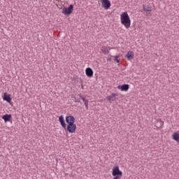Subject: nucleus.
Here are the masks:
<instances>
[{
	"label": "nucleus",
	"instance_id": "obj_5",
	"mask_svg": "<svg viewBox=\"0 0 179 179\" xmlns=\"http://www.w3.org/2000/svg\"><path fill=\"white\" fill-rule=\"evenodd\" d=\"M67 131L69 134H74L75 131H76V124H71L67 125Z\"/></svg>",
	"mask_w": 179,
	"mask_h": 179
},
{
	"label": "nucleus",
	"instance_id": "obj_17",
	"mask_svg": "<svg viewBox=\"0 0 179 179\" xmlns=\"http://www.w3.org/2000/svg\"><path fill=\"white\" fill-rule=\"evenodd\" d=\"M143 9L145 12H152V6H143Z\"/></svg>",
	"mask_w": 179,
	"mask_h": 179
},
{
	"label": "nucleus",
	"instance_id": "obj_16",
	"mask_svg": "<svg viewBox=\"0 0 179 179\" xmlns=\"http://www.w3.org/2000/svg\"><path fill=\"white\" fill-rule=\"evenodd\" d=\"M172 138L174 141H176V142H179V134L178 133H173L172 135Z\"/></svg>",
	"mask_w": 179,
	"mask_h": 179
},
{
	"label": "nucleus",
	"instance_id": "obj_9",
	"mask_svg": "<svg viewBox=\"0 0 179 179\" xmlns=\"http://www.w3.org/2000/svg\"><path fill=\"white\" fill-rule=\"evenodd\" d=\"M59 122H60V124L62 125V128H64V129H66V124L65 123V120L64 119V116L61 115L59 117Z\"/></svg>",
	"mask_w": 179,
	"mask_h": 179
},
{
	"label": "nucleus",
	"instance_id": "obj_1",
	"mask_svg": "<svg viewBox=\"0 0 179 179\" xmlns=\"http://www.w3.org/2000/svg\"><path fill=\"white\" fill-rule=\"evenodd\" d=\"M120 21L126 29H129L131 27V18H129L128 13L124 12L120 15Z\"/></svg>",
	"mask_w": 179,
	"mask_h": 179
},
{
	"label": "nucleus",
	"instance_id": "obj_7",
	"mask_svg": "<svg viewBox=\"0 0 179 179\" xmlns=\"http://www.w3.org/2000/svg\"><path fill=\"white\" fill-rule=\"evenodd\" d=\"M117 89H120L122 92H128L129 90V85L124 84L122 85H118Z\"/></svg>",
	"mask_w": 179,
	"mask_h": 179
},
{
	"label": "nucleus",
	"instance_id": "obj_14",
	"mask_svg": "<svg viewBox=\"0 0 179 179\" xmlns=\"http://www.w3.org/2000/svg\"><path fill=\"white\" fill-rule=\"evenodd\" d=\"M126 57H127V59H129V61H131V59L134 57V52L132 51L127 52V53L126 54Z\"/></svg>",
	"mask_w": 179,
	"mask_h": 179
},
{
	"label": "nucleus",
	"instance_id": "obj_4",
	"mask_svg": "<svg viewBox=\"0 0 179 179\" xmlns=\"http://www.w3.org/2000/svg\"><path fill=\"white\" fill-rule=\"evenodd\" d=\"M112 176H113V177H115V176H122V171H120L118 166L113 169Z\"/></svg>",
	"mask_w": 179,
	"mask_h": 179
},
{
	"label": "nucleus",
	"instance_id": "obj_22",
	"mask_svg": "<svg viewBox=\"0 0 179 179\" xmlns=\"http://www.w3.org/2000/svg\"><path fill=\"white\" fill-rule=\"evenodd\" d=\"M113 179H117V178L115 177H114Z\"/></svg>",
	"mask_w": 179,
	"mask_h": 179
},
{
	"label": "nucleus",
	"instance_id": "obj_8",
	"mask_svg": "<svg viewBox=\"0 0 179 179\" xmlns=\"http://www.w3.org/2000/svg\"><path fill=\"white\" fill-rule=\"evenodd\" d=\"M117 96H118V94L113 93L110 96H108L106 99L108 100L109 103H113V101H115V97H117Z\"/></svg>",
	"mask_w": 179,
	"mask_h": 179
},
{
	"label": "nucleus",
	"instance_id": "obj_3",
	"mask_svg": "<svg viewBox=\"0 0 179 179\" xmlns=\"http://www.w3.org/2000/svg\"><path fill=\"white\" fill-rule=\"evenodd\" d=\"M101 6L106 10H108V9H110L111 6V2L110 0H101Z\"/></svg>",
	"mask_w": 179,
	"mask_h": 179
},
{
	"label": "nucleus",
	"instance_id": "obj_2",
	"mask_svg": "<svg viewBox=\"0 0 179 179\" xmlns=\"http://www.w3.org/2000/svg\"><path fill=\"white\" fill-rule=\"evenodd\" d=\"M72 12H73V5L71 4L68 6V8H64L62 13H63V15L69 16V15H71Z\"/></svg>",
	"mask_w": 179,
	"mask_h": 179
},
{
	"label": "nucleus",
	"instance_id": "obj_21",
	"mask_svg": "<svg viewBox=\"0 0 179 179\" xmlns=\"http://www.w3.org/2000/svg\"><path fill=\"white\" fill-rule=\"evenodd\" d=\"M117 179L120 178V177H122V176H120V175H116L115 176Z\"/></svg>",
	"mask_w": 179,
	"mask_h": 179
},
{
	"label": "nucleus",
	"instance_id": "obj_18",
	"mask_svg": "<svg viewBox=\"0 0 179 179\" xmlns=\"http://www.w3.org/2000/svg\"><path fill=\"white\" fill-rule=\"evenodd\" d=\"M80 94L77 95L76 96H73V101H75V103H80Z\"/></svg>",
	"mask_w": 179,
	"mask_h": 179
},
{
	"label": "nucleus",
	"instance_id": "obj_10",
	"mask_svg": "<svg viewBox=\"0 0 179 179\" xmlns=\"http://www.w3.org/2000/svg\"><path fill=\"white\" fill-rule=\"evenodd\" d=\"M85 73L88 78H92L93 76V70L92 69V68L88 67L85 70Z\"/></svg>",
	"mask_w": 179,
	"mask_h": 179
},
{
	"label": "nucleus",
	"instance_id": "obj_6",
	"mask_svg": "<svg viewBox=\"0 0 179 179\" xmlns=\"http://www.w3.org/2000/svg\"><path fill=\"white\" fill-rule=\"evenodd\" d=\"M66 122L69 124H75V117L69 115L66 117Z\"/></svg>",
	"mask_w": 179,
	"mask_h": 179
},
{
	"label": "nucleus",
	"instance_id": "obj_12",
	"mask_svg": "<svg viewBox=\"0 0 179 179\" xmlns=\"http://www.w3.org/2000/svg\"><path fill=\"white\" fill-rule=\"evenodd\" d=\"M79 96L80 97V99H82L87 110H89V100L86 99V98L85 96H82V95H79Z\"/></svg>",
	"mask_w": 179,
	"mask_h": 179
},
{
	"label": "nucleus",
	"instance_id": "obj_11",
	"mask_svg": "<svg viewBox=\"0 0 179 179\" xmlns=\"http://www.w3.org/2000/svg\"><path fill=\"white\" fill-rule=\"evenodd\" d=\"M3 99L7 103H10L12 101V98H10V94H8V93L5 92L3 96Z\"/></svg>",
	"mask_w": 179,
	"mask_h": 179
},
{
	"label": "nucleus",
	"instance_id": "obj_15",
	"mask_svg": "<svg viewBox=\"0 0 179 179\" xmlns=\"http://www.w3.org/2000/svg\"><path fill=\"white\" fill-rule=\"evenodd\" d=\"M163 125H164V122H163L162 120L157 121V122H156L157 128H162Z\"/></svg>",
	"mask_w": 179,
	"mask_h": 179
},
{
	"label": "nucleus",
	"instance_id": "obj_19",
	"mask_svg": "<svg viewBox=\"0 0 179 179\" xmlns=\"http://www.w3.org/2000/svg\"><path fill=\"white\" fill-rule=\"evenodd\" d=\"M102 52H103V54H108V52H110V50H108V49L106 48H103L102 50H101Z\"/></svg>",
	"mask_w": 179,
	"mask_h": 179
},
{
	"label": "nucleus",
	"instance_id": "obj_13",
	"mask_svg": "<svg viewBox=\"0 0 179 179\" xmlns=\"http://www.w3.org/2000/svg\"><path fill=\"white\" fill-rule=\"evenodd\" d=\"M10 118H12V115L6 114L2 116V120H4V122H9Z\"/></svg>",
	"mask_w": 179,
	"mask_h": 179
},
{
	"label": "nucleus",
	"instance_id": "obj_20",
	"mask_svg": "<svg viewBox=\"0 0 179 179\" xmlns=\"http://www.w3.org/2000/svg\"><path fill=\"white\" fill-rule=\"evenodd\" d=\"M118 58H119L118 56H115V61H116V62H117V64H120V59Z\"/></svg>",
	"mask_w": 179,
	"mask_h": 179
}]
</instances>
